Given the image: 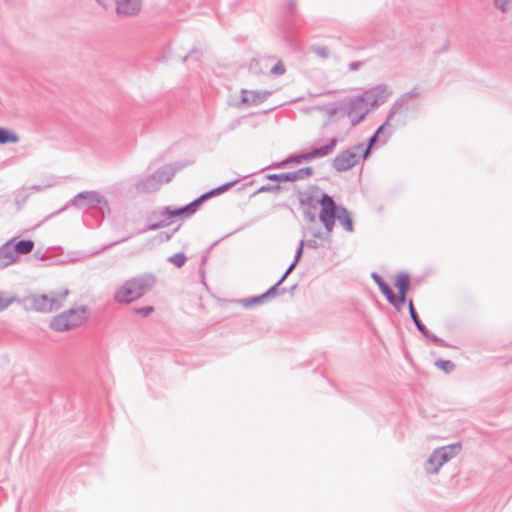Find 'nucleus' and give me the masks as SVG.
<instances>
[{
	"label": "nucleus",
	"instance_id": "obj_11",
	"mask_svg": "<svg viewBox=\"0 0 512 512\" xmlns=\"http://www.w3.org/2000/svg\"><path fill=\"white\" fill-rule=\"evenodd\" d=\"M31 196L28 189H20L14 192L11 200V212L13 214L20 213L26 207Z\"/></svg>",
	"mask_w": 512,
	"mask_h": 512
},
{
	"label": "nucleus",
	"instance_id": "obj_16",
	"mask_svg": "<svg viewBox=\"0 0 512 512\" xmlns=\"http://www.w3.org/2000/svg\"><path fill=\"white\" fill-rule=\"evenodd\" d=\"M18 304L23 305V302L17 296L0 291V312L6 310L11 305Z\"/></svg>",
	"mask_w": 512,
	"mask_h": 512
},
{
	"label": "nucleus",
	"instance_id": "obj_8",
	"mask_svg": "<svg viewBox=\"0 0 512 512\" xmlns=\"http://www.w3.org/2000/svg\"><path fill=\"white\" fill-rule=\"evenodd\" d=\"M459 449V445H452L436 450L429 459L427 470L429 472H437L438 468L452 458Z\"/></svg>",
	"mask_w": 512,
	"mask_h": 512
},
{
	"label": "nucleus",
	"instance_id": "obj_15",
	"mask_svg": "<svg viewBox=\"0 0 512 512\" xmlns=\"http://www.w3.org/2000/svg\"><path fill=\"white\" fill-rule=\"evenodd\" d=\"M265 93L256 92L252 90H243L241 92V102L244 104H257L264 100Z\"/></svg>",
	"mask_w": 512,
	"mask_h": 512
},
{
	"label": "nucleus",
	"instance_id": "obj_19",
	"mask_svg": "<svg viewBox=\"0 0 512 512\" xmlns=\"http://www.w3.org/2000/svg\"><path fill=\"white\" fill-rule=\"evenodd\" d=\"M85 200L88 203H100L102 196L96 192H84L77 196L76 201Z\"/></svg>",
	"mask_w": 512,
	"mask_h": 512
},
{
	"label": "nucleus",
	"instance_id": "obj_3",
	"mask_svg": "<svg viewBox=\"0 0 512 512\" xmlns=\"http://www.w3.org/2000/svg\"><path fill=\"white\" fill-rule=\"evenodd\" d=\"M86 319L87 309L78 306L56 315L51 321V326L55 330L63 331L81 325Z\"/></svg>",
	"mask_w": 512,
	"mask_h": 512
},
{
	"label": "nucleus",
	"instance_id": "obj_27",
	"mask_svg": "<svg viewBox=\"0 0 512 512\" xmlns=\"http://www.w3.org/2000/svg\"><path fill=\"white\" fill-rule=\"evenodd\" d=\"M266 295H262L260 297H256L253 300H251V303L257 304L259 303Z\"/></svg>",
	"mask_w": 512,
	"mask_h": 512
},
{
	"label": "nucleus",
	"instance_id": "obj_26",
	"mask_svg": "<svg viewBox=\"0 0 512 512\" xmlns=\"http://www.w3.org/2000/svg\"><path fill=\"white\" fill-rule=\"evenodd\" d=\"M140 311H141L143 314L147 315V314H149L150 312H152V311H153V308H152V307H145V308H142Z\"/></svg>",
	"mask_w": 512,
	"mask_h": 512
},
{
	"label": "nucleus",
	"instance_id": "obj_1",
	"mask_svg": "<svg viewBox=\"0 0 512 512\" xmlns=\"http://www.w3.org/2000/svg\"><path fill=\"white\" fill-rule=\"evenodd\" d=\"M71 303L68 289L61 286L48 294L33 296L29 300V308L37 312H53Z\"/></svg>",
	"mask_w": 512,
	"mask_h": 512
},
{
	"label": "nucleus",
	"instance_id": "obj_18",
	"mask_svg": "<svg viewBox=\"0 0 512 512\" xmlns=\"http://www.w3.org/2000/svg\"><path fill=\"white\" fill-rule=\"evenodd\" d=\"M337 219L339 220V222L341 223L345 230L349 232L353 231V222L347 210L340 209L337 214Z\"/></svg>",
	"mask_w": 512,
	"mask_h": 512
},
{
	"label": "nucleus",
	"instance_id": "obj_10",
	"mask_svg": "<svg viewBox=\"0 0 512 512\" xmlns=\"http://www.w3.org/2000/svg\"><path fill=\"white\" fill-rule=\"evenodd\" d=\"M118 14L131 16L137 14L142 7V0H115Z\"/></svg>",
	"mask_w": 512,
	"mask_h": 512
},
{
	"label": "nucleus",
	"instance_id": "obj_14",
	"mask_svg": "<svg viewBox=\"0 0 512 512\" xmlns=\"http://www.w3.org/2000/svg\"><path fill=\"white\" fill-rule=\"evenodd\" d=\"M9 241L18 257L20 255H27L31 253L35 247V242L31 239H20L18 237H14Z\"/></svg>",
	"mask_w": 512,
	"mask_h": 512
},
{
	"label": "nucleus",
	"instance_id": "obj_13",
	"mask_svg": "<svg viewBox=\"0 0 512 512\" xmlns=\"http://www.w3.org/2000/svg\"><path fill=\"white\" fill-rule=\"evenodd\" d=\"M207 197V195H202L192 203L186 205L183 208L174 209V210H166L165 215L170 217H178V216H190L195 213L197 206Z\"/></svg>",
	"mask_w": 512,
	"mask_h": 512
},
{
	"label": "nucleus",
	"instance_id": "obj_5",
	"mask_svg": "<svg viewBox=\"0 0 512 512\" xmlns=\"http://www.w3.org/2000/svg\"><path fill=\"white\" fill-rule=\"evenodd\" d=\"M285 66L281 61L271 57H261L254 59L249 64V71L252 75H282L285 72Z\"/></svg>",
	"mask_w": 512,
	"mask_h": 512
},
{
	"label": "nucleus",
	"instance_id": "obj_24",
	"mask_svg": "<svg viewBox=\"0 0 512 512\" xmlns=\"http://www.w3.org/2000/svg\"><path fill=\"white\" fill-rule=\"evenodd\" d=\"M511 1L512 0H495V4L500 10L505 11Z\"/></svg>",
	"mask_w": 512,
	"mask_h": 512
},
{
	"label": "nucleus",
	"instance_id": "obj_12",
	"mask_svg": "<svg viewBox=\"0 0 512 512\" xmlns=\"http://www.w3.org/2000/svg\"><path fill=\"white\" fill-rule=\"evenodd\" d=\"M18 259L19 257L10 241H7L0 247V268L16 263Z\"/></svg>",
	"mask_w": 512,
	"mask_h": 512
},
{
	"label": "nucleus",
	"instance_id": "obj_25",
	"mask_svg": "<svg viewBox=\"0 0 512 512\" xmlns=\"http://www.w3.org/2000/svg\"><path fill=\"white\" fill-rule=\"evenodd\" d=\"M409 310H410V314H411L413 320L415 321L417 326L420 327L419 320H418L417 314L415 312L413 302L411 300L409 301Z\"/></svg>",
	"mask_w": 512,
	"mask_h": 512
},
{
	"label": "nucleus",
	"instance_id": "obj_21",
	"mask_svg": "<svg viewBox=\"0 0 512 512\" xmlns=\"http://www.w3.org/2000/svg\"><path fill=\"white\" fill-rule=\"evenodd\" d=\"M435 365L445 373H450L455 368L454 363L450 360H439L435 363Z\"/></svg>",
	"mask_w": 512,
	"mask_h": 512
},
{
	"label": "nucleus",
	"instance_id": "obj_22",
	"mask_svg": "<svg viewBox=\"0 0 512 512\" xmlns=\"http://www.w3.org/2000/svg\"><path fill=\"white\" fill-rule=\"evenodd\" d=\"M324 111H325V113L327 115L328 120H332L334 118V116L338 112V107H336V106H329V107H326L324 109Z\"/></svg>",
	"mask_w": 512,
	"mask_h": 512
},
{
	"label": "nucleus",
	"instance_id": "obj_2",
	"mask_svg": "<svg viewBox=\"0 0 512 512\" xmlns=\"http://www.w3.org/2000/svg\"><path fill=\"white\" fill-rule=\"evenodd\" d=\"M372 278L378 285L381 292L386 296L390 304H392L397 310L402 309L406 302V293L409 289L410 279L409 276L401 273L395 277V286L399 291V296H395L390 287L383 281V279L376 273L372 274Z\"/></svg>",
	"mask_w": 512,
	"mask_h": 512
},
{
	"label": "nucleus",
	"instance_id": "obj_7",
	"mask_svg": "<svg viewBox=\"0 0 512 512\" xmlns=\"http://www.w3.org/2000/svg\"><path fill=\"white\" fill-rule=\"evenodd\" d=\"M320 212H319V219L325 226L326 230L328 232H331L334 224L335 219L337 217L338 209L335 205V202L333 199L328 195H323L320 199Z\"/></svg>",
	"mask_w": 512,
	"mask_h": 512
},
{
	"label": "nucleus",
	"instance_id": "obj_9",
	"mask_svg": "<svg viewBox=\"0 0 512 512\" xmlns=\"http://www.w3.org/2000/svg\"><path fill=\"white\" fill-rule=\"evenodd\" d=\"M345 111L351 125H356L362 121L366 114V105L363 98H355L345 106Z\"/></svg>",
	"mask_w": 512,
	"mask_h": 512
},
{
	"label": "nucleus",
	"instance_id": "obj_23",
	"mask_svg": "<svg viewBox=\"0 0 512 512\" xmlns=\"http://www.w3.org/2000/svg\"><path fill=\"white\" fill-rule=\"evenodd\" d=\"M185 260H186V258L183 254H176L171 258V261L178 267L182 266L184 264Z\"/></svg>",
	"mask_w": 512,
	"mask_h": 512
},
{
	"label": "nucleus",
	"instance_id": "obj_4",
	"mask_svg": "<svg viewBox=\"0 0 512 512\" xmlns=\"http://www.w3.org/2000/svg\"><path fill=\"white\" fill-rule=\"evenodd\" d=\"M375 140L376 135H374L371 138L370 143L366 148H364L363 145L359 144L354 146L352 149L343 151L335 158L334 167L338 171L348 170L349 168L353 167L354 165L357 164L361 157L365 158L368 155L370 148L375 142Z\"/></svg>",
	"mask_w": 512,
	"mask_h": 512
},
{
	"label": "nucleus",
	"instance_id": "obj_6",
	"mask_svg": "<svg viewBox=\"0 0 512 512\" xmlns=\"http://www.w3.org/2000/svg\"><path fill=\"white\" fill-rule=\"evenodd\" d=\"M143 294V285L136 280H130L118 288L114 298L119 303H130L140 298Z\"/></svg>",
	"mask_w": 512,
	"mask_h": 512
},
{
	"label": "nucleus",
	"instance_id": "obj_17",
	"mask_svg": "<svg viewBox=\"0 0 512 512\" xmlns=\"http://www.w3.org/2000/svg\"><path fill=\"white\" fill-rule=\"evenodd\" d=\"M309 175L311 174L310 168L301 169L298 172H290V173H282L279 175L273 176V178L281 180V181H295L302 175ZM272 179V176H270Z\"/></svg>",
	"mask_w": 512,
	"mask_h": 512
},
{
	"label": "nucleus",
	"instance_id": "obj_20",
	"mask_svg": "<svg viewBox=\"0 0 512 512\" xmlns=\"http://www.w3.org/2000/svg\"><path fill=\"white\" fill-rule=\"evenodd\" d=\"M18 140H19V138L14 132L0 128V143L1 144H5V143H9V142L16 143V142H18Z\"/></svg>",
	"mask_w": 512,
	"mask_h": 512
}]
</instances>
